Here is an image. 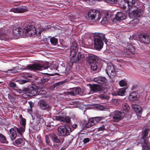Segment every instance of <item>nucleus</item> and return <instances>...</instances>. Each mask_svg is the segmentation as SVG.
<instances>
[{"instance_id": "a878e982", "label": "nucleus", "mask_w": 150, "mask_h": 150, "mask_svg": "<svg viewBox=\"0 0 150 150\" xmlns=\"http://www.w3.org/2000/svg\"><path fill=\"white\" fill-rule=\"evenodd\" d=\"M37 93V90L34 89L33 87H32L30 88L28 92L24 93V95L26 94L29 96H32L35 95Z\"/></svg>"}, {"instance_id": "79ce46f5", "label": "nucleus", "mask_w": 150, "mask_h": 150, "mask_svg": "<svg viewBox=\"0 0 150 150\" xmlns=\"http://www.w3.org/2000/svg\"><path fill=\"white\" fill-rule=\"evenodd\" d=\"M112 103H116V105H118L119 104L120 102V100L116 99H112Z\"/></svg>"}, {"instance_id": "ddd939ff", "label": "nucleus", "mask_w": 150, "mask_h": 150, "mask_svg": "<svg viewBox=\"0 0 150 150\" xmlns=\"http://www.w3.org/2000/svg\"><path fill=\"white\" fill-rule=\"evenodd\" d=\"M100 120L101 118L99 117L91 118L88 120V123L86 125V127L87 128H89L96 124Z\"/></svg>"}, {"instance_id": "f257e3e1", "label": "nucleus", "mask_w": 150, "mask_h": 150, "mask_svg": "<svg viewBox=\"0 0 150 150\" xmlns=\"http://www.w3.org/2000/svg\"><path fill=\"white\" fill-rule=\"evenodd\" d=\"M50 28L48 24L45 23L41 25H38L37 29L32 25H28L23 30L20 28H16L13 30V34L16 38L19 37H29L39 36L41 32Z\"/></svg>"}, {"instance_id": "72a5a7b5", "label": "nucleus", "mask_w": 150, "mask_h": 150, "mask_svg": "<svg viewBox=\"0 0 150 150\" xmlns=\"http://www.w3.org/2000/svg\"><path fill=\"white\" fill-rule=\"evenodd\" d=\"M122 108V109L126 112H128L130 110L129 105L126 103L123 104Z\"/></svg>"}, {"instance_id": "aec40b11", "label": "nucleus", "mask_w": 150, "mask_h": 150, "mask_svg": "<svg viewBox=\"0 0 150 150\" xmlns=\"http://www.w3.org/2000/svg\"><path fill=\"white\" fill-rule=\"evenodd\" d=\"M126 88H122L118 89L114 92L112 93V96H123L125 93Z\"/></svg>"}, {"instance_id": "e433bc0d", "label": "nucleus", "mask_w": 150, "mask_h": 150, "mask_svg": "<svg viewBox=\"0 0 150 150\" xmlns=\"http://www.w3.org/2000/svg\"><path fill=\"white\" fill-rule=\"evenodd\" d=\"M25 127L23 126L22 127H20L19 128H16V129L20 135H22V133L23 132L25 131Z\"/></svg>"}, {"instance_id": "5701e85b", "label": "nucleus", "mask_w": 150, "mask_h": 150, "mask_svg": "<svg viewBox=\"0 0 150 150\" xmlns=\"http://www.w3.org/2000/svg\"><path fill=\"white\" fill-rule=\"evenodd\" d=\"M132 108L137 114H141L142 112V109L139 105L135 104H133L132 105Z\"/></svg>"}, {"instance_id": "de8ad7c7", "label": "nucleus", "mask_w": 150, "mask_h": 150, "mask_svg": "<svg viewBox=\"0 0 150 150\" xmlns=\"http://www.w3.org/2000/svg\"><path fill=\"white\" fill-rule=\"evenodd\" d=\"M90 140L88 138H86L84 139L83 142L84 144L86 143L89 142Z\"/></svg>"}, {"instance_id": "9d476101", "label": "nucleus", "mask_w": 150, "mask_h": 150, "mask_svg": "<svg viewBox=\"0 0 150 150\" xmlns=\"http://www.w3.org/2000/svg\"><path fill=\"white\" fill-rule=\"evenodd\" d=\"M67 94L72 96L79 94L83 96L86 94L83 89H81L80 87H77L72 88L70 91L67 92Z\"/></svg>"}, {"instance_id": "412c9836", "label": "nucleus", "mask_w": 150, "mask_h": 150, "mask_svg": "<svg viewBox=\"0 0 150 150\" xmlns=\"http://www.w3.org/2000/svg\"><path fill=\"white\" fill-rule=\"evenodd\" d=\"M120 8L123 10H125V11L129 10V6L126 0H122L120 3Z\"/></svg>"}, {"instance_id": "864d4df0", "label": "nucleus", "mask_w": 150, "mask_h": 150, "mask_svg": "<svg viewBox=\"0 0 150 150\" xmlns=\"http://www.w3.org/2000/svg\"><path fill=\"white\" fill-rule=\"evenodd\" d=\"M27 111L29 113H30L32 111V107H30L27 109Z\"/></svg>"}, {"instance_id": "0eeeda50", "label": "nucleus", "mask_w": 150, "mask_h": 150, "mask_svg": "<svg viewBox=\"0 0 150 150\" xmlns=\"http://www.w3.org/2000/svg\"><path fill=\"white\" fill-rule=\"evenodd\" d=\"M88 16L89 19L98 21L101 18L100 11L95 9L89 10L88 13Z\"/></svg>"}, {"instance_id": "b1692460", "label": "nucleus", "mask_w": 150, "mask_h": 150, "mask_svg": "<svg viewBox=\"0 0 150 150\" xmlns=\"http://www.w3.org/2000/svg\"><path fill=\"white\" fill-rule=\"evenodd\" d=\"M139 95L138 93L135 92L131 93L129 96V99L131 101H134L138 100Z\"/></svg>"}, {"instance_id": "f8f14e48", "label": "nucleus", "mask_w": 150, "mask_h": 150, "mask_svg": "<svg viewBox=\"0 0 150 150\" xmlns=\"http://www.w3.org/2000/svg\"><path fill=\"white\" fill-rule=\"evenodd\" d=\"M139 38L142 42L148 44L150 42V35L149 34H141L139 35Z\"/></svg>"}, {"instance_id": "6ab92c4d", "label": "nucleus", "mask_w": 150, "mask_h": 150, "mask_svg": "<svg viewBox=\"0 0 150 150\" xmlns=\"http://www.w3.org/2000/svg\"><path fill=\"white\" fill-rule=\"evenodd\" d=\"M93 81L98 83L103 84L107 82V79L105 77L99 76L94 78Z\"/></svg>"}, {"instance_id": "7c9ffc66", "label": "nucleus", "mask_w": 150, "mask_h": 150, "mask_svg": "<svg viewBox=\"0 0 150 150\" xmlns=\"http://www.w3.org/2000/svg\"><path fill=\"white\" fill-rule=\"evenodd\" d=\"M52 139L54 142L59 143H60V140L58 137L54 134H52L51 136Z\"/></svg>"}, {"instance_id": "a19ab883", "label": "nucleus", "mask_w": 150, "mask_h": 150, "mask_svg": "<svg viewBox=\"0 0 150 150\" xmlns=\"http://www.w3.org/2000/svg\"><path fill=\"white\" fill-rule=\"evenodd\" d=\"M100 97L102 99H106L107 100H108L109 98L108 96L105 94L100 95Z\"/></svg>"}, {"instance_id": "13d9d810", "label": "nucleus", "mask_w": 150, "mask_h": 150, "mask_svg": "<svg viewBox=\"0 0 150 150\" xmlns=\"http://www.w3.org/2000/svg\"><path fill=\"white\" fill-rule=\"evenodd\" d=\"M131 49H130L131 50H134V47H131Z\"/></svg>"}, {"instance_id": "603ef678", "label": "nucleus", "mask_w": 150, "mask_h": 150, "mask_svg": "<svg viewBox=\"0 0 150 150\" xmlns=\"http://www.w3.org/2000/svg\"><path fill=\"white\" fill-rule=\"evenodd\" d=\"M28 81L25 80H21L19 81V83H24Z\"/></svg>"}, {"instance_id": "4c0bfd02", "label": "nucleus", "mask_w": 150, "mask_h": 150, "mask_svg": "<svg viewBox=\"0 0 150 150\" xmlns=\"http://www.w3.org/2000/svg\"><path fill=\"white\" fill-rule=\"evenodd\" d=\"M6 137L2 134H0V142L6 143Z\"/></svg>"}, {"instance_id": "f03ea898", "label": "nucleus", "mask_w": 150, "mask_h": 150, "mask_svg": "<svg viewBox=\"0 0 150 150\" xmlns=\"http://www.w3.org/2000/svg\"><path fill=\"white\" fill-rule=\"evenodd\" d=\"M78 47H71L70 50V54L72 55L70 59L71 62L72 63H81L86 59V53L80 52L78 53L76 55L75 53L77 51Z\"/></svg>"}, {"instance_id": "49530a36", "label": "nucleus", "mask_w": 150, "mask_h": 150, "mask_svg": "<svg viewBox=\"0 0 150 150\" xmlns=\"http://www.w3.org/2000/svg\"><path fill=\"white\" fill-rule=\"evenodd\" d=\"M110 52L111 51L110 50L107 49V48H106V49L104 51L103 53L106 54L110 53Z\"/></svg>"}, {"instance_id": "bf43d9fd", "label": "nucleus", "mask_w": 150, "mask_h": 150, "mask_svg": "<svg viewBox=\"0 0 150 150\" xmlns=\"http://www.w3.org/2000/svg\"><path fill=\"white\" fill-rule=\"evenodd\" d=\"M132 47H134V46L132 45Z\"/></svg>"}, {"instance_id": "dca6fc26", "label": "nucleus", "mask_w": 150, "mask_h": 150, "mask_svg": "<svg viewBox=\"0 0 150 150\" xmlns=\"http://www.w3.org/2000/svg\"><path fill=\"white\" fill-rule=\"evenodd\" d=\"M88 86H89L91 91L93 93L100 91L102 90L101 86L98 84H91L89 83L88 84Z\"/></svg>"}, {"instance_id": "4be33fe9", "label": "nucleus", "mask_w": 150, "mask_h": 150, "mask_svg": "<svg viewBox=\"0 0 150 150\" xmlns=\"http://www.w3.org/2000/svg\"><path fill=\"white\" fill-rule=\"evenodd\" d=\"M56 120L62 122L63 123L64 121L67 123H69L70 122V119L69 117H66L64 118L61 116H55L54 118Z\"/></svg>"}, {"instance_id": "2f4dec72", "label": "nucleus", "mask_w": 150, "mask_h": 150, "mask_svg": "<svg viewBox=\"0 0 150 150\" xmlns=\"http://www.w3.org/2000/svg\"><path fill=\"white\" fill-rule=\"evenodd\" d=\"M4 72L8 74H10L11 73L14 74L18 72V71L16 68H13L11 69H8L7 71H4Z\"/></svg>"}, {"instance_id": "4d7b16f0", "label": "nucleus", "mask_w": 150, "mask_h": 150, "mask_svg": "<svg viewBox=\"0 0 150 150\" xmlns=\"http://www.w3.org/2000/svg\"><path fill=\"white\" fill-rule=\"evenodd\" d=\"M134 43L133 44L134 45H136L138 46L137 44H138V43L137 42V41H136L135 40H134Z\"/></svg>"}, {"instance_id": "423d86ee", "label": "nucleus", "mask_w": 150, "mask_h": 150, "mask_svg": "<svg viewBox=\"0 0 150 150\" xmlns=\"http://www.w3.org/2000/svg\"><path fill=\"white\" fill-rule=\"evenodd\" d=\"M50 66V64L48 62H46L42 66L39 64H35L33 65H29L27 67L26 69L30 70L42 71L47 69Z\"/></svg>"}, {"instance_id": "393cba45", "label": "nucleus", "mask_w": 150, "mask_h": 150, "mask_svg": "<svg viewBox=\"0 0 150 150\" xmlns=\"http://www.w3.org/2000/svg\"><path fill=\"white\" fill-rule=\"evenodd\" d=\"M40 106L41 109L43 110L48 109H49L50 107L49 105L46 102L43 100H40L39 101Z\"/></svg>"}, {"instance_id": "a211bd4d", "label": "nucleus", "mask_w": 150, "mask_h": 150, "mask_svg": "<svg viewBox=\"0 0 150 150\" xmlns=\"http://www.w3.org/2000/svg\"><path fill=\"white\" fill-rule=\"evenodd\" d=\"M97 57L93 54L86 53V59L88 64L97 61Z\"/></svg>"}, {"instance_id": "c9c22d12", "label": "nucleus", "mask_w": 150, "mask_h": 150, "mask_svg": "<svg viewBox=\"0 0 150 150\" xmlns=\"http://www.w3.org/2000/svg\"><path fill=\"white\" fill-rule=\"evenodd\" d=\"M119 84L121 87L125 86L127 85V82L125 80L122 79L119 81Z\"/></svg>"}, {"instance_id": "7ed1b4c3", "label": "nucleus", "mask_w": 150, "mask_h": 150, "mask_svg": "<svg viewBox=\"0 0 150 150\" xmlns=\"http://www.w3.org/2000/svg\"><path fill=\"white\" fill-rule=\"evenodd\" d=\"M93 37L95 47H102L103 43L102 40L104 41L107 47L109 46L110 42L105 38L104 34L102 33H95Z\"/></svg>"}, {"instance_id": "a18cd8bd", "label": "nucleus", "mask_w": 150, "mask_h": 150, "mask_svg": "<svg viewBox=\"0 0 150 150\" xmlns=\"http://www.w3.org/2000/svg\"><path fill=\"white\" fill-rule=\"evenodd\" d=\"M77 125L75 124H73L71 125V128L70 129L72 130V131L74 130V129L76 128L77 127Z\"/></svg>"}, {"instance_id": "1a4fd4ad", "label": "nucleus", "mask_w": 150, "mask_h": 150, "mask_svg": "<svg viewBox=\"0 0 150 150\" xmlns=\"http://www.w3.org/2000/svg\"><path fill=\"white\" fill-rule=\"evenodd\" d=\"M111 114V117L113 118V121L115 122L121 120L125 116V114L123 112L118 110L115 111Z\"/></svg>"}, {"instance_id": "f3484780", "label": "nucleus", "mask_w": 150, "mask_h": 150, "mask_svg": "<svg viewBox=\"0 0 150 150\" xmlns=\"http://www.w3.org/2000/svg\"><path fill=\"white\" fill-rule=\"evenodd\" d=\"M28 9L25 6H22L21 7L12 8L10 10V11L13 12L15 13H22L28 11Z\"/></svg>"}, {"instance_id": "9b49d317", "label": "nucleus", "mask_w": 150, "mask_h": 150, "mask_svg": "<svg viewBox=\"0 0 150 150\" xmlns=\"http://www.w3.org/2000/svg\"><path fill=\"white\" fill-rule=\"evenodd\" d=\"M106 73L110 78H113L116 75L114 67L112 64H108L106 70Z\"/></svg>"}, {"instance_id": "4468645a", "label": "nucleus", "mask_w": 150, "mask_h": 150, "mask_svg": "<svg viewBox=\"0 0 150 150\" xmlns=\"http://www.w3.org/2000/svg\"><path fill=\"white\" fill-rule=\"evenodd\" d=\"M107 126V125H105V126L102 125L98 128L97 132L101 133L103 132V131L105 130V128H107L106 130L108 133V134L111 135L113 134V133H112V130L111 128V126L109 125V127H108Z\"/></svg>"}, {"instance_id": "ea45409f", "label": "nucleus", "mask_w": 150, "mask_h": 150, "mask_svg": "<svg viewBox=\"0 0 150 150\" xmlns=\"http://www.w3.org/2000/svg\"><path fill=\"white\" fill-rule=\"evenodd\" d=\"M50 77L49 76H45L42 77V78H41L42 82H44L47 81L49 80Z\"/></svg>"}, {"instance_id": "09e8293b", "label": "nucleus", "mask_w": 150, "mask_h": 150, "mask_svg": "<svg viewBox=\"0 0 150 150\" xmlns=\"http://www.w3.org/2000/svg\"><path fill=\"white\" fill-rule=\"evenodd\" d=\"M9 86L10 87L13 88L16 86V84L13 82H10L9 84Z\"/></svg>"}, {"instance_id": "5fc2aeb1", "label": "nucleus", "mask_w": 150, "mask_h": 150, "mask_svg": "<svg viewBox=\"0 0 150 150\" xmlns=\"http://www.w3.org/2000/svg\"><path fill=\"white\" fill-rule=\"evenodd\" d=\"M102 47H94V49H93L94 50H96L98 51H99L100 50Z\"/></svg>"}, {"instance_id": "c756f323", "label": "nucleus", "mask_w": 150, "mask_h": 150, "mask_svg": "<svg viewBox=\"0 0 150 150\" xmlns=\"http://www.w3.org/2000/svg\"><path fill=\"white\" fill-rule=\"evenodd\" d=\"M50 41L51 44L53 45L56 46L58 43V39L54 37H52L50 38Z\"/></svg>"}, {"instance_id": "37998d69", "label": "nucleus", "mask_w": 150, "mask_h": 150, "mask_svg": "<svg viewBox=\"0 0 150 150\" xmlns=\"http://www.w3.org/2000/svg\"><path fill=\"white\" fill-rule=\"evenodd\" d=\"M21 123L23 127H25V125L26 124V120L24 118H22L21 121Z\"/></svg>"}, {"instance_id": "8fccbe9b", "label": "nucleus", "mask_w": 150, "mask_h": 150, "mask_svg": "<svg viewBox=\"0 0 150 150\" xmlns=\"http://www.w3.org/2000/svg\"><path fill=\"white\" fill-rule=\"evenodd\" d=\"M77 45L76 41H73L72 43L71 47H77Z\"/></svg>"}, {"instance_id": "6e6552de", "label": "nucleus", "mask_w": 150, "mask_h": 150, "mask_svg": "<svg viewBox=\"0 0 150 150\" xmlns=\"http://www.w3.org/2000/svg\"><path fill=\"white\" fill-rule=\"evenodd\" d=\"M148 132L147 130L144 131L143 134V136L141 139V140H143L144 143L143 144L142 149L144 150H149L150 149V145L148 142L149 140L146 138V136L148 134Z\"/></svg>"}, {"instance_id": "3c124183", "label": "nucleus", "mask_w": 150, "mask_h": 150, "mask_svg": "<svg viewBox=\"0 0 150 150\" xmlns=\"http://www.w3.org/2000/svg\"><path fill=\"white\" fill-rule=\"evenodd\" d=\"M45 139H46V143L48 144L50 142V139H49V137L47 136H45Z\"/></svg>"}, {"instance_id": "f704fd0d", "label": "nucleus", "mask_w": 150, "mask_h": 150, "mask_svg": "<svg viewBox=\"0 0 150 150\" xmlns=\"http://www.w3.org/2000/svg\"><path fill=\"white\" fill-rule=\"evenodd\" d=\"M127 3L129 6V8L131 6H135L136 0H127Z\"/></svg>"}, {"instance_id": "c85d7f7f", "label": "nucleus", "mask_w": 150, "mask_h": 150, "mask_svg": "<svg viewBox=\"0 0 150 150\" xmlns=\"http://www.w3.org/2000/svg\"><path fill=\"white\" fill-rule=\"evenodd\" d=\"M89 64L91 66V70L96 71L97 69L98 63L97 61Z\"/></svg>"}, {"instance_id": "c03bdc74", "label": "nucleus", "mask_w": 150, "mask_h": 150, "mask_svg": "<svg viewBox=\"0 0 150 150\" xmlns=\"http://www.w3.org/2000/svg\"><path fill=\"white\" fill-rule=\"evenodd\" d=\"M107 2L111 4H115L117 2V0H105Z\"/></svg>"}, {"instance_id": "6e6d98bb", "label": "nucleus", "mask_w": 150, "mask_h": 150, "mask_svg": "<svg viewBox=\"0 0 150 150\" xmlns=\"http://www.w3.org/2000/svg\"><path fill=\"white\" fill-rule=\"evenodd\" d=\"M28 103L30 105V107H32V106L34 105V103L31 102H30V101L28 102Z\"/></svg>"}, {"instance_id": "cd10ccee", "label": "nucleus", "mask_w": 150, "mask_h": 150, "mask_svg": "<svg viewBox=\"0 0 150 150\" xmlns=\"http://www.w3.org/2000/svg\"><path fill=\"white\" fill-rule=\"evenodd\" d=\"M10 132L11 136V139L13 140L15 139L17 136V134L15 130L13 128H11L10 129Z\"/></svg>"}, {"instance_id": "bb28decb", "label": "nucleus", "mask_w": 150, "mask_h": 150, "mask_svg": "<svg viewBox=\"0 0 150 150\" xmlns=\"http://www.w3.org/2000/svg\"><path fill=\"white\" fill-rule=\"evenodd\" d=\"M126 18L125 14L121 12H118L116 15V18L118 21L124 20Z\"/></svg>"}, {"instance_id": "39448f33", "label": "nucleus", "mask_w": 150, "mask_h": 150, "mask_svg": "<svg viewBox=\"0 0 150 150\" xmlns=\"http://www.w3.org/2000/svg\"><path fill=\"white\" fill-rule=\"evenodd\" d=\"M72 130L68 125L60 126L57 129L58 134L61 136H66L69 135Z\"/></svg>"}, {"instance_id": "58836bf2", "label": "nucleus", "mask_w": 150, "mask_h": 150, "mask_svg": "<svg viewBox=\"0 0 150 150\" xmlns=\"http://www.w3.org/2000/svg\"><path fill=\"white\" fill-rule=\"evenodd\" d=\"M23 142V139L22 138H18L17 140H16L15 142L16 145L17 146H18L19 145L21 144Z\"/></svg>"}, {"instance_id": "473e14b6", "label": "nucleus", "mask_w": 150, "mask_h": 150, "mask_svg": "<svg viewBox=\"0 0 150 150\" xmlns=\"http://www.w3.org/2000/svg\"><path fill=\"white\" fill-rule=\"evenodd\" d=\"M5 32L3 30H0V40H5L6 39L5 38Z\"/></svg>"}, {"instance_id": "2eb2a0df", "label": "nucleus", "mask_w": 150, "mask_h": 150, "mask_svg": "<svg viewBox=\"0 0 150 150\" xmlns=\"http://www.w3.org/2000/svg\"><path fill=\"white\" fill-rule=\"evenodd\" d=\"M105 17H103L100 22L102 24H106L108 23H111L113 21L112 16L111 14L109 15L108 13H105Z\"/></svg>"}, {"instance_id": "20e7f679", "label": "nucleus", "mask_w": 150, "mask_h": 150, "mask_svg": "<svg viewBox=\"0 0 150 150\" xmlns=\"http://www.w3.org/2000/svg\"><path fill=\"white\" fill-rule=\"evenodd\" d=\"M143 11L136 6H131L129 8V16L130 18H134L139 17L142 16Z\"/></svg>"}]
</instances>
